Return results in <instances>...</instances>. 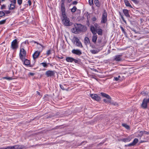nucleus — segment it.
<instances>
[{"label": "nucleus", "mask_w": 149, "mask_h": 149, "mask_svg": "<svg viewBox=\"0 0 149 149\" xmlns=\"http://www.w3.org/2000/svg\"><path fill=\"white\" fill-rule=\"evenodd\" d=\"M72 40L74 44H75L77 46L80 47H83L81 43L79 41V39L78 38L74 37Z\"/></svg>", "instance_id": "6"}, {"label": "nucleus", "mask_w": 149, "mask_h": 149, "mask_svg": "<svg viewBox=\"0 0 149 149\" xmlns=\"http://www.w3.org/2000/svg\"><path fill=\"white\" fill-rule=\"evenodd\" d=\"M123 12L125 15L127 17H129L130 15L129 14V11L126 9H124L123 10Z\"/></svg>", "instance_id": "17"}, {"label": "nucleus", "mask_w": 149, "mask_h": 149, "mask_svg": "<svg viewBox=\"0 0 149 149\" xmlns=\"http://www.w3.org/2000/svg\"><path fill=\"white\" fill-rule=\"evenodd\" d=\"M114 105H118V104H117V103H116V102H115V103H114Z\"/></svg>", "instance_id": "61"}, {"label": "nucleus", "mask_w": 149, "mask_h": 149, "mask_svg": "<svg viewBox=\"0 0 149 149\" xmlns=\"http://www.w3.org/2000/svg\"><path fill=\"white\" fill-rule=\"evenodd\" d=\"M12 146L13 148V149H18L17 145H15V146Z\"/></svg>", "instance_id": "47"}, {"label": "nucleus", "mask_w": 149, "mask_h": 149, "mask_svg": "<svg viewBox=\"0 0 149 149\" xmlns=\"http://www.w3.org/2000/svg\"><path fill=\"white\" fill-rule=\"evenodd\" d=\"M5 15V13L2 11H0V19L1 17L4 16Z\"/></svg>", "instance_id": "31"}, {"label": "nucleus", "mask_w": 149, "mask_h": 149, "mask_svg": "<svg viewBox=\"0 0 149 149\" xmlns=\"http://www.w3.org/2000/svg\"><path fill=\"white\" fill-rule=\"evenodd\" d=\"M97 32L98 34L99 35H102V29L100 28L97 29L96 30V32Z\"/></svg>", "instance_id": "22"}, {"label": "nucleus", "mask_w": 149, "mask_h": 149, "mask_svg": "<svg viewBox=\"0 0 149 149\" xmlns=\"http://www.w3.org/2000/svg\"><path fill=\"white\" fill-rule=\"evenodd\" d=\"M77 3V1H73L72 2V4L74 5H76Z\"/></svg>", "instance_id": "52"}, {"label": "nucleus", "mask_w": 149, "mask_h": 149, "mask_svg": "<svg viewBox=\"0 0 149 149\" xmlns=\"http://www.w3.org/2000/svg\"><path fill=\"white\" fill-rule=\"evenodd\" d=\"M134 146L132 143H130L127 145H125V146Z\"/></svg>", "instance_id": "43"}, {"label": "nucleus", "mask_w": 149, "mask_h": 149, "mask_svg": "<svg viewBox=\"0 0 149 149\" xmlns=\"http://www.w3.org/2000/svg\"><path fill=\"white\" fill-rule=\"evenodd\" d=\"M139 136L141 137L143 135V134H144L143 133V131H140L139 132Z\"/></svg>", "instance_id": "37"}, {"label": "nucleus", "mask_w": 149, "mask_h": 149, "mask_svg": "<svg viewBox=\"0 0 149 149\" xmlns=\"http://www.w3.org/2000/svg\"><path fill=\"white\" fill-rule=\"evenodd\" d=\"M66 60L67 62H72L73 61H74V63H76L78 62V60L70 57H67L66 58Z\"/></svg>", "instance_id": "9"}, {"label": "nucleus", "mask_w": 149, "mask_h": 149, "mask_svg": "<svg viewBox=\"0 0 149 149\" xmlns=\"http://www.w3.org/2000/svg\"><path fill=\"white\" fill-rule=\"evenodd\" d=\"M72 53L78 55H80L82 54L81 51L79 49H74L72 50Z\"/></svg>", "instance_id": "15"}, {"label": "nucleus", "mask_w": 149, "mask_h": 149, "mask_svg": "<svg viewBox=\"0 0 149 149\" xmlns=\"http://www.w3.org/2000/svg\"><path fill=\"white\" fill-rule=\"evenodd\" d=\"M147 102H148V103H149V98L148 99H147Z\"/></svg>", "instance_id": "59"}, {"label": "nucleus", "mask_w": 149, "mask_h": 149, "mask_svg": "<svg viewBox=\"0 0 149 149\" xmlns=\"http://www.w3.org/2000/svg\"><path fill=\"white\" fill-rule=\"evenodd\" d=\"M22 0H17V2L18 4L19 5H20L22 4Z\"/></svg>", "instance_id": "41"}, {"label": "nucleus", "mask_w": 149, "mask_h": 149, "mask_svg": "<svg viewBox=\"0 0 149 149\" xmlns=\"http://www.w3.org/2000/svg\"><path fill=\"white\" fill-rule=\"evenodd\" d=\"M10 3L8 6V7L9 10H13L15 7L16 4V0H9Z\"/></svg>", "instance_id": "7"}, {"label": "nucleus", "mask_w": 149, "mask_h": 149, "mask_svg": "<svg viewBox=\"0 0 149 149\" xmlns=\"http://www.w3.org/2000/svg\"><path fill=\"white\" fill-rule=\"evenodd\" d=\"M63 24L66 26H70L71 25V23L70 22L69 19L68 18L66 15L62 16L61 17Z\"/></svg>", "instance_id": "1"}, {"label": "nucleus", "mask_w": 149, "mask_h": 149, "mask_svg": "<svg viewBox=\"0 0 149 149\" xmlns=\"http://www.w3.org/2000/svg\"><path fill=\"white\" fill-rule=\"evenodd\" d=\"M60 86L61 89L64 90V88L62 85L60 84Z\"/></svg>", "instance_id": "51"}, {"label": "nucleus", "mask_w": 149, "mask_h": 149, "mask_svg": "<svg viewBox=\"0 0 149 149\" xmlns=\"http://www.w3.org/2000/svg\"><path fill=\"white\" fill-rule=\"evenodd\" d=\"M92 20L93 21H95L96 20V18L95 17H94L92 18Z\"/></svg>", "instance_id": "50"}, {"label": "nucleus", "mask_w": 149, "mask_h": 149, "mask_svg": "<svg viewBox=\"0 0 149 149\" xmlns=\"http://www.w3.org/2000/svg\"><path fill=\"white\" fill-rule=\"evenodd\" d=\"M11 47L13 49H16L18 47V43L16 39L14 40L12 42Z\"/></svg>", "instance_id": "8"}, {"label": "nucleus", "mask_w": 149, "mask_h": 149, "mask_svg": "<svg viewBox=\"0 0 149 149\" xmlns=\"http://www.w3.org/2000/svg\"><path fill=\"white\" fill-rule=\"evenodd\" d=\"M65 0H61V1L62 2V3H64V1Z\"/></svg>", "instance_id": "58"}, {"label": "nucleus", "mask_w": 149, "mask_h": 149, "mask_svg": "<svg viewBox=\"0 0 149 149\" xmlns=\"http://www.w3.org/2000/svg\"><path fill=\"white\" fill-rule=\"evenodd\" d=\"M103 101L105 103H110V102H111L110 100H109H109H107L106 99H104L103 100Z\"/></svg>", "instance_id": "32"}, {"label": "nucleus", "mask_w": 149, "mask_h": 149, "mask_svg": "<svg viewBox=\"0 0 149 149\" xmlns=\"http://www.w3.org/2000/svg\"><path fill=\"white\" fill-rule=\"evenodd\" d=\"M135 33H136V31L135 30H132Z\"/></svg>", "instance_id": "62"}, {"label": "nucleus", "mask_w": 149, "mask_h": 149, "mask_svg": "<svg viewBox=\"0 0 149 149\" xmlns=\"http://www.w3.org/2000/svg\"><path fill=\"white\" fill-rule=\"evenodd\" d=\"M35 43H37V44H39V45L40 46L39 48H40V50L41 51H42L43 48H44V47L42 45H41L40 44H39L38 43L36 42H35Z\"/></svg>", "instance_id": "36"}, {"label": "nucleus", "mask_w": 149, "mask_h": 149, "mask_svg": "<svg viewBox=\"0 0 149 149\" xmlns=\"http://www.w3.org/2000/svg\"><path fill=\"white\" fill-rule=\"evenodd\" d=\"M138 141V140L137 139L135 138L132 142V143L134 145H135Z\"/></svg>", "instance_id": "27"}, {"label": "nucleus", "mask_w": 149, "mask_h": 149, "mask_svg": "<svg viewBox=\"0 0 149 149\" xmlns=\"http://www.w3.org/2000/svg\"><path fill=\"white\" fill-rule=\"evenodd\" d=\"M26 52L24 49L22 48L20 49L19 56L20 59L22 61L26 58Z\"/></svg>", "instance_id": "2"}, {"label": "nucleus", "mask_w": 149, "mask_h": 149, "mask_svg": "<svg viewBox=\"0 0 149 149\" xmlns=\"http://www.w3.org/2000/svg\"><path fill=\"white\" fill-rule=\"evenodd\" d=\"M0 149H13L12 146H9L6 148H1Z\"/></svg>", "instance_id": "38"}, {"label": "nucleus", "mask_w": 149, "mask_h": 149, "mask_svg": "<svg viewBox=\"0 0 149 149\" xmlns=\"http://www.w3.org/2000/svg\"><path fill=\"white\" fill-rule=\"evenodd\" d=\"M4 13L6 14H9L10 13V12L9 10H5Z\"/></svg>", "instance_id": "46"}, {"label": "nucleus", "mask_w": 149, "mask_h": 149, "mask_svg": "<svg viewBox=\"0 0 149 149\" xmlns=\"http://www.w3.org/2000/svg\"><path fill=\"white\" fill-rule=\"evenodd\" d=\"M36 92H37V93L38 95H40V93L39 92L37 91Z\"/></svg>", "instance_id": "56"}, {"label": "nucleus", "mask_w": 149, "mask_h": 149, "mask_svg": "<svg viewBox=\"0 0 149 149\" xmlns=\"http://www.w3.org/2000/svg\"><path fill=\"white\" fill-rule=\"evenodd\" d=\"M72 0H68V1L70 3V2Z\"/></svg>", "instance_id": "60"}, {"label": "nucleus", "mask_w": 149, "mask_h": 149, "mask_svg": "<svg viewBox=\"0 0 149 149\" xmlns=\"http://www.w3.org/2000/svg\"><path fill=\"white\" fill-rule=\"evenodd\" d=\"M61 10L62 12V16L66 15L64 3H62L61 6Z\"/></svg>", "instance_id": "14"}, {"label": "nucleus", "mask_w": 149, "mask_h": 149, "mask_svg": "<svg viewBox=\"0 0 149 149\" xmlns=\"http://www.w3.org/2000/svg\"><path fill=\"white\" fill-rule=\"evenodd\" d=\"M132 1H133L134 3H136V0H131Z\"/></svg>", "instance_id": "57"}, {"label": "nucleus", "mask_w": 149, "mask_h": 149, "mask_svg": "<svg viewBox=\"0 0 149 149\" xmlns=\"http://www.w3.org/2000/svg\"><path fill=\"white\" fill-rule=\"evenodd\" d=\"M28 3L29 6H31V3L30 0H28Z\"/></svg>", "instance_id": "49"}, {"label": "nucleus", "mask_w": 149, "mask_h": 149, "mask_svg": "<svg viewBox=\"0 0 149 149\" xmlns=\"http://www.w3.org/2000/svg\"><path fill=\"white\" fill-rule=\"evenodd\" d=\"M122 141L124 142H129L131 140V139L129 138H124L122 139Z\"/></svg>", "instance_id": "25"}, {"label": "nucleus", "mask_w": 149, "mask_h": 149, "mask_svg": "<svg viewBox=\"0 0 149 149\" xmlns=\"http://www.w3.org/2000/svg\"><path fill=\"white\" fill-rule=\"evenodd\" d=\"M123 125L124 127H126L127 129H129V128H130L129 126L126 124H123Z\"/></svg>", "instance_id": "40"}, {"label": "nucleus", "mask_w": 149, "mask_h": 149, "mask_svg": "<svg viewBox=\"0 0 149 149\" xmlns=\"http://www.w3.org/2000/svg\"><path fill=\"white\" fill-rule=\"evenodd\" d=\"M85 43L86 44H88L89 43V40L88 38L86 37L84 39Z\"/></svg>", "instance_id": "26"}, {"label": "nucleus", "mask_w": 149, "mask_h": 149, "mask_svg": "<svg viewBox=\"0 0 149 149\" xmlns=\"http://www.w3.org/2000/svg\"><path fill=\"white\" fill-rule=\"evenodd\" d=\"M90 96L92 99L96 101H99L100 100V97L96 94H91Z\"/></svg>", "instance_id": "11"}, {"label": "nucleus", "mask_w": 149, "mask_h": 149, "mask_svg": "<svg viewBox=\"0 0 149 149\" xmlns=\"http://www.w3.org/2000/svg\"><path fill=\"white\" fill-rule=\"evenodd\" d=\"M99 51L97 50L92 49L90 50V52L93 54H96L99 52Z\"/></svg>", "instance_id": "23"}, {"label": "nucleus", "mask_w": 149, "mask_h": 149, "mask_svg": "<svg viewBox=\"0 0 149 149\" xmlns=\"http://www.w3.org/2000/svg\"><path fill=\"white\" fill-rule=\"evenodd\" d=\"M117 77L119 79V78L120 77V75H119Z\"/></svg>", "instance_id": "63"}, {"label": "nucleus", "mask_w": 149, "mask_h": 149, "mask_svg": "<svg viewBox=\"0 0 149 149\" xmlns=\"http://www.w3.org/2000/svg\"><path fill=\"white\" fill-rule=\"evenodd\" d=\"M100 28V26L97 23H95L93 25L91 26V30L93 34H96V30Z\"/></svg>", "instance_id": "4"}, {"label": "nucleus", "mask_w": 149, "mask_h": 149, "mask_svg": "<svg viewBox=\"0 0 149 149\" xmlns=\"http://www.w3.org/2000/svg\"><path fill=\"white\" fill-rule=\"evenodd\" d=\"M17 146L18 149H22L24 148V146L22 145H17Z\"/></svg>", "instance_id": "34"}, {"label": "nucleus", "mask_w": 149, "mask_h": 149, "mask_svg": "<svg viewBox=\"0 0 149 149\" xmlns=\"http://www.w3.org/2000/svg\"><path fill=\"white\" fill-rule=\"evenodd\" d=\"M148 102H147V99L146 98H144L143 101L141 104L142 107L144 109H146L147 107V103H148Z\"/></svg>", "instance_id": "13"}, {"label": "nucleus", "mask_w": 149, "mask_h": 149, "mask_svg": "<svg viewBox=\"0 0 149 149\" xmlns=\"http://www.w3.org/2000/svg\"><path fill=\"white\" fill-rule=\"evenodd\" d=\"M44 67H47L48 66L47 64L45 63H40Z\"/></svg>", "instance_id": "33"}, {"label": "nucleus", "mask_w": 149, "mask_h": 149, "mask_svg": "<svg viewBox=\"0 0 149 149\" xmlns=\"http://www.w3.org/2000/svg\"><path fill=\"white\" fill-rule=\"evenodd\" d=\"M77 10V8L76 6H74L73 8L71 9V11L72 12L74 13V12Z\"/></svg>", "instance_id": "29"}, {"label": "nucleus", "mask_w": 149, "mask_h": 149, "mask_svg": "<svg viewBox=\"0 0 149 149\" xmlns=\"http://www.w3.org/2000/svg\"><path fill=\"white\" fill-rule=\"evenodd\" d=\"M24 62V64L26 65H29L30 64V61L29 60L25 58L24 60V61H22Z\"/></svg>", "instance_id": "20"}, {"label": "nucleus", "mask_w": 149, "mask_h": 149, "mask_svg": "<svg viewBox=\"0 0 149 149\" xmlns=\"http://www.w3.org/2000/svg\"><path fill=\"white\" fill-rule=\"evenodd\" d=\"M94 3L95 6L97 7H100L101 6L100 3L98 0H95Z\"/></svg>", "instance_id": "21"}, {"label": "nucleus", "mask_w": 149, "mask_h": 149, "mask_svg": "<svg viewBox=\"0 0 149 149\" xmlns=\"http://www.w3.org/2000/svg\"><path fill=\"white\" fill-rule=\"evenodd\" d=\"M124 2L125 5L127 6L132 7L131 6L129 3V1L127 0H125Z\"/></svg>", "instance_id": "24"}, {"label": "nucleus", "mask_w": 149, "mask_h": 149, "mask_svg": "<svg viewBox=\"0 0 149 149\" xmlns=\"http://www.w3.org/2000/svg\"><path fill=\"white\" fill-rule=\"evenodd\" d=\"M40 53V51L39 52L38 51H36L33 54V58L35 59L36 58H37L39 56Z\"/></svg>", "instance_id": "16"}, {"label": "nucleus", "mask_w": 149, "mask_h": 149, "mask_svg": "<svg viewBox=\"0 0 149 149\" xmlns=\"http://www.w3.org/2000/svg\"><path fill=\"white\" fill-rule=\"evenodd\" d=\"M6 19H4L0 21V24H4L6 22Z\"/></svg>", "instance_id": "39"}, {"label": "nucleus", "mask_w": 149, "mask_h": 149, "mask_svg": "<svg viewBox=\"0 0 149 149\" xmlns=\"http://www.w3.org/2000/svg\"><path fill=\"white\" fill-rule=\"evenodd\" d=\"M46 54L47 56H49L50 54H51V50H48Z\"/></svg>", "instance_id": "44"}, {"label": "nucleus", "mask_w": 149, "mask_h": 149, "mask_svg": "<svg viewBox=\"0 0 149 149\" xmlns=\"http://www.w3.org/2000/svg\"><path fill=\"white\" fill-rule=\"evenodd\" d=\"M29 74L31 76H33L34 74V73L32 72H30L29 73Z\"/></svg>", "instance_id": "55"}, {"label": "nucleus", "mask_w": 149, "mask_h": 149, "mask_svg": "<svg viewBox=\"0 0 149 149\" xmlns=\"http://www.w3.org/2000/svg\"><path fill=\"white\" fill-rule=\"evenodd\" d=\"M80 25L76 24L74 25V27L72 29V31L75 33H77L81 31V29L79 27Z\"/></svg>", "instance_id": "5"}, {"label": "nucleus", "mask_w": 149, "mask_h": 149, "mask_svg": "<svg viewBox=\"0 0 149 149\" xmlns=\"http://www.w3.org/2000/svg\"><path fill=\"white\" fill-rule=\"evenodd\" d=\"M2 78L3 79H6L8 80H10L13 79L11 77H3Z\"/></svg>", "instance_id": "28"}, {"label": "nucleus", "mask_w": 149, "mask_h": 149, "mask_svg": "<svg viewBox=\"0 0 149 149\" xmlns=\"http://www.w3.org/2000/svg\"><path fill=\"white\" fill-rule=\"evenodd\" d=\"M107 13L105 10H104L103 13L101 18V23H105L107 21Z\"/></svg>", "instance_id": "3"}, {"label": "nucleus", "mask_w": 149, "mask_h": 149, "mask_svg": "<svg viewBox=\"0 0 149 149\" xmlns=\"http://www.w3.org/2000/svg\"><path fill=\"white\" fill-rule=\"evenodd\" d=\"M120 16L121 17L122 19L123 20V22L126 24H127V22L125 20L123 16L120 13Z\"/></svg>", "instance_id": "30"}, {"label": "nucleus", "mask_w": 149, "mask_h": 149, "mask_svg": "<svg viewBox=\"0 0 149 149\" xmlns=\"http://www.w3.org/2000/svg\"><path fill=\"white\" fill-rule=\"evenodd\" d=\"M5 7V6L3 5L1 6V9H4Z\"/></svg>", "instance_id": "54"}, {"label": "nucleus", "mask_w": 149, "mask_h": 149, "mask_svg": "<svg viewBox=\"0 0 149 149\" xmlns=\"http://www.w3.org/2000/svg\"><path fill=\"white\" fill-rule=\"evenodd\" d=\"M143 133L146 134H149V132L146 131H143Z\"/></svg>", "instance_id": "48"}, {"label": "nucleus", "mask_w": 149, "mask_h": 149, "mask_svg": "<svg viewBox=\"0 0 149 149\" xmlns=\"http://www.w3.org/2000/svg\"><path fill=\"white\" fill-rule=\"evenodd\" d=\"M55 72L54 71L48 70L46 72L45 74L47 77L54 76Z\"/></svg>", "instance_id": "10"}, {"label": "nucleus", "mask_w": 149, "mask_h": 149, "mask_svg": "<svg viewBox=\"0 0 149 149\" xmlns=\"http://www.w3.org/2000/svg\"><path fill=\"white\" fill-rule=\"evenodd\" d=\"M89 4L91 6L93 4V0H89Z\"/></svg>", "instance_id": "42"}, {"label": "nucleus", "mask_w": 149, "mask_h": 149, "mask_svg": "<svg viewBox=\"0 0 149 149\" xmlns=\"http://www.w3.org/2000/svg\"><path fill=\"white\" fill-rule=\"evenodd\" d=\"M93 35L92 36V41L94 42L95 43L97 38V36L96 34H93Z\"/></svg>", "instance_id": "19"}, {"label": "nucleus", "mask_w": 149, "mask_h": 149, "mask_svg": "<svg viewBox=\"0 0 149 149\" xmlns=\"http://www.w3.org/2000/svg\"><path fill=\"white\" fill-rule=\"evenodd\" d=\"M122 55L120 54L115 56L114 58V60L116 61H120L122 60Z\"/></svg>", "instance_id": "12"}, {"label": "nucleus", "mask_w": 149, "mask_h": 149, "mask_svg": "<svg viewBox=\"0 0 149 149\" xmlns=\"http://www.w3.org/2000/svg\"><path fill=\"white\" fill-rule=\"evenodd\" d=\"M141 94L145 96L146 95H148V93L147 92H145L144 91L142 92L141 93Z\"/></svg>", "instance_id": "35"}, {"label": "nucleus", "mask_w": 149, "mask_h": 149, "mask_svg": "<svg viewBox=\"0 0 149 149\" xmlns=\"http://www.w3.org/2000/svg\"><path fill=\"white\" fill-rule=\"evenodd\" d=\"M101 95L103 96L104 97L107 98V99L111 100V97L110 96L108 95V94H106L105 93H101Z\"/></svg>", "instance_id": "18"}, {"label": "nucleus", "mask_w": 149, "mask_h": 149, "mask_svg": "<svg viewBox=\"0 0 149 149\" xmlns=\"http://www.w3.org/2000/svg\"><path fill=\"white\" fill-rule=\"evenodd\" d=\"M120 28L121 29L122 32H123V33L125 34L126 33L125 32V30L123 28V27H122V26H120Z\"/></svg>", "instance_id": "45"}, {"label": "nucleus", "mask_w": 149, "mask_h": 149, "mask_svg": "<svg viewBox=\"0 0 149 149\" xmlns=\"http://www.w3.org/2000/svg\"><path fill=\"white\" fill-rule=\"evenodd\" d=\"M114 79L116 81H118L119 80V79L117 77H114Z\"/></svg>", "instance_id": "53"}]
</instances>
